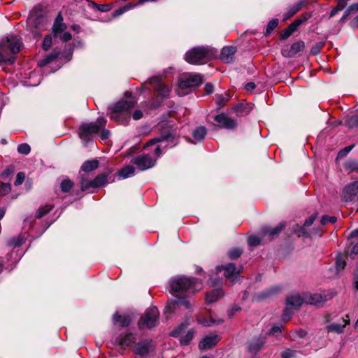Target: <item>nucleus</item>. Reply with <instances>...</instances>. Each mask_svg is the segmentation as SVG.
<instances>
[{
    "label": "nucleus",
    "instance_id": "f704fd0d",
    "mask_svg": "<svg viewBox=\"0 0 358 358\" xmlns=\"http://www.w3.org/2000/svg\"><path fill=\"white\" fill-rule=\"evenodd\" d=\"M189 324V323L188 322V321H185V322L182 323L180 326H178L176 329H175L173 331H172L170 335L173 337L179 336Z\"/></svg>",
    "mask_w": 358,
    "mask_h": 358
},
{
    "label": "nucleus",
    "instance_id": "7ed1b4c3",
    "mask_svg": "<svg viewBox=\"0 0 358 358\" xmlns=\"http://www.w3.org/2000/svg\"><path fill=\"white\" fill-rule=\"evenodd\" d=\"M106 124V120L99 117L96 122L82 124L78 129V135L85 145H94L93 135L97 134Z\"/></svg>",
    "mask_w": 358,
    "mask_h": 358
},
{
    "label": "nucleus",
    "instance_id": "de8ad7c7",
    "mask_svg": "<svg viewBox=\"0 0 358 358\" xmlns=\"http://www.w3.org/2000/svg\"><path fill=\"white\" fill-rule=\"evenodd\" d=\"M243 252V250L240 248H233L229 252V256L231 259L238 258Z\"/></svg>",
    "mask_w": 358,
    "mask_h": 358
},
{
    "label": "nucleus",
    "instance_id": "4468645a",
    "mask_svg": "<svg viewBox=\"0 0 358 358\" xmlns=\"http://www.w3.org/2000/svg\"><path fill=\"white\" fill-rule=\"evenodd\" d=\"M304 43L299 41L293 43L289 48L282 50V55L287 57H292L304 50Z\"/></svg>",
    "mask_w": 358,
    "mask_h": 358
},
{
    "label": "nucleus",
    "instance_id": "7c9ffc66",
    "mask_svg": "<svg viewBox=\"0 0 358 358\" xmlns=\"http://www.w3.org/2000/svg\"><path fill=\"white\" fill-rule=\"evenodd\" d=\"M198 322L204 327H210L213 325H218L223 322L222 319H214L213 317L210 320L207 319H198Z\"/></svg>",
    "mask_w": 358,
    "mask_h": 358
},
{
    "label": "nucleus",
    "instance_id": "473e14b6",
    "mask_svg": "<svg viewBox=\"0 0 358 358\" xmlns=\"http://www.w3.org/2000/svg\"><path fill=\"white\" fill-rule=\"evenodd\" d=\"M280 288L279 287H274L268 289L266 291L262 292L260 294H258L259 299H264L266 297H269L274 294L280 291Z\"/></svg>",
    "mask_w": 358,
    "mask_h": 358
},
{
    "label": "nucleus",
    "instance_id": "393cba45",
    "mask_svg": "<svg viewBox=\"0 0 358 358\" xmlns=\"http://www.w3.org/2000/svg\"><path fill=\"white\" fill-rule=\"evenodd\" d=\"M251 110V108L249 107L248 104L246 103H240L233 107V111L237 115H246Z\"/></svg>",
    "mask_w": 358,
    "mask_h": 358
},
{
    "label": "nucleus",
    "instance_id": "1a4fd4ad",
    "mask_svg": "<svg viewBox=\"0 0 358 358\" xmlns=\"http://www.w3.org/2000/svg\"><path fill=\"white\" fill-rule=\"evenodd\" d=\"M217 271L220 272L221 271H224V276L227 279H231V282L235 283L236 280L238 278V275L241 273V269H237L235 264L233 263H229L224 266H220L217 267Z\"/></svg>",
    "mask_w": 358,
    "mask_h": 358
},
{
    "label": "nucleus",
    "instance_id": "79ce46f5",
    "mask_svg": "<svg viewBox=\"0 0 358 358\" xmlns=\"http://www.w3.org/2000/svg\"><path fill=\"white\" fill-rule=\"evenodd\" d=\"M66 29V25L64 23L54 24L52 27V31L55 36L58 34L63 32Z\"/></svg>",
    "mask_w": 358,
    "mask_h": 358
},
{
    "label": "nucleus",
    "instance_id": "ea45409f",
    "mask_svg": "<svg viewBox=\"0 0 358 358\" xmlns=\"http://www.w3.org/2000/svg\"><path fill=\"white\" fill-rule=\"evenodd\" d=\"M293 233L297 234L299 236H308V233L304 229L302 226L296 224L292 230Z\"/></svg>",
    "mask_w": 358,
    "mask_h": 358
},
{
    "label": "nucleus",
    "instance_id": "5fc2aeb1",
    "mask_svg": "<svg viewBox=\"0 0 358 358\" xmlns=\"http://www.w3.org/2000/svg\"><path fill=\"white\" fill-rule=\"evenodd\" d=\"M354 145H349L341 150L337 155V157H345L353 148Z\"/></svg>",
    "mask_w": 358,
    "mask_h": 358
},
{
    "label": "nucleus",
    "instance_id": "0eeeda50",
    "mask_svg": "<svg viewBox=\"0 0 358 358\" xmlns=\"http://www.w3.org/2000/svg\"><path fill=\"white\" fill-rule=\"evenodd\" d=\"M134 106V101H122L117 102L113 107L110 115V117L116 121H121L127 115L129 110Z\"/></svg>",
    "mask_w": 358,
    "mask_h": 358
},
{
    "label": "nucleus",
    "instance_id": "c85d7f7f",
    "mask_svg": "<svg viewBox=\"0 0 358 358\" xmlns=\"http://www.w3.org/2000/svg\"><path fill=\"white\" fill-rule=\"evenodd\" d=\"M229 117L225 114V113H221L219 115H217L215 117V120L217 122L218 125L226 129L227 127L228 126V122L229 120Z\"/></svg>",
    "mask_w": 358,
    "mask_h": 358
},
{
    "label": "nucleus",
    "instance_id": "052dcab7",
    "mask_svg": "<svg viewBox=\"0 0 358 358\" xmlns=\"http://www.w3.org/2000/svg\"><path fill=\"white\" fill-rule=\"evenodd\" d=\"M317 218V214H313L310 217H308L307 220H306L303 225L305 227H310L311 226L314 221L315 220V219Z\"/></svg>",
    "mask_w": 358,
    "mask_h": 358
},
{
    "label": "nucleus",
    "instance_id": "ddd939ff",
    "mask_svg": "<svg viewBox=\"0 0 358 358\" xmlns=\"http://www.w3.org/2000/svg\"><path fill=\"white\" fill-rule=\"evenodd\" d=\"M131 163L141 171H145L155 166V158H132Z\"/></svg>",
    "mask_w": 358,
    "mask_h": 358
},
{
    "label": "nucleus",
    "instance_id": "412c9836",
    "mask_svg": "<svg viewBox=\"0 0 358 358\" xmlns=\"http://www.w3.org/2000/svg\"><path fill=\"white\" fill-rule=\"evenodd\" d=\"M284 227V223H280L278 226H276L274 228L265 227L262 228V234L263 236L268 235L271 238H273L275 236L278 235L281 232Z\"/></svg>",
    "mask_w": 358,
    "mask_h": 358
},
{
    "label": "nucleus",
    "instance_id": "5701e85b",
    "mask_svg": "<svg viewBox=\"0 0 358 358\" xmlns=\"http://www.w3.org/2000/svg\"><path fill=\"white\" fill-rule=\"evenodd\" d=\"M265 343L263 338H257L253 339L249 344L248 350L252 353H257L259 351Z\"/></svg>",
    "mask_w": 358,
    "mask_h": 358
},
{
    "label": "nucleus",
    "instance_id": "338daca9",
    "mask_svg": "<svg viewBox=\"0 0 358 358\" xmlns=\"http://www.w3.org/2000/svg\"><path fill=\"white\" fill-rule=\"evenodd\" d=\"M204 90L207 94H212L213 92V85L211 83L206 84Z\"/></svg>",
    "mask_w": 358,
    "mask_h": 358
},
{
    "label": "nucleus",
    "instance_id": "58836bf2",
    "mask_svg": "<svg viewBox=\"0 0 358 358\" xmlns=\"http://www.w3.org/2000/svg\"><path fill=\"white\" fill-rule=\"evenodd\" d=\"M158 94L162 97H166L169 96L170 90L169 87L164 84H159L157 86Z\"/></svg>",
    "mask_w": 358,
    "mask_h": 358
},
{
    "label": "nucleus",
    "instance_id": "a19ab883",
    "mask_svg": "<svg viewBox=\"0 0 358 358\" xmlns=\"http://www.w3.org/2000/svg\"><path fill=\"white\" fill-rule=\"evenodd\" d=\"M11 190V186L9 183L0 182V196L8 194Z\"/></svg>",
    "mask_w": 358,
    "mask_h": 358
},
{
    "label": "nucleus",
    "instance_id": "dca6fc26",
    "mask_svg": "<svg viewBox=\"0 0 358 358\" xmlns=\"http://www.w3.org/2000/svg\"><path fill=\"white\" fill-rule=\"evenodd\" d=\"M343 194L346 201L352 200L358 194V181H354L346 185Z\"/></svg>",
    "mask_w": 358,
    "mask_h": 358
},
{
    "label": "nucleus",
    "instance_id": "9d476101",
    "mask_svg": "<svg viewBox=\"0 0 358 358\" xmlns=\"http://www.w3.org/2000/svg\"><path fill=\"white\" fill-rule=\"evenodd\" d=\"M332 296L324 294H305V303L310 305L319 306L324 303L328 299H331Z\"/></svg>",
    "mask_w": 358,
    "mask_h": 358
},
{
    "label": "nucleus",
    "instance_id": "3c124183",
    "mask_svg": "<svg viewBox=\"0 0 358 358\" xmlns=\"http://www.w3.org/2000/svg\"><path fill=\"white\" fill-rule=\"evenodd\" d=\"M336 220H337V219L334 216L330 217L328 215H324V216H322V217L320 220V222H321V224L324 225L328 222L335 223L336 222Z\"/></svg>",
    "mask_w": 358,
    "mask_h": 358
},
{
    "label": "nucleus",
    "instance_id": "864d4df0",
    "mask_svg": "<svg viewBox=\"0 0 358 358\" xmlns=\"http://www.w3.org/2000/svg\"><path fill=\"white\" fill-rule=\"evenodd\" d=\"M295 354V351L290 349H286L282 352L281 357L282 358H294L296 357Z\"/></svg>",
    "mask_w": 358,
    "mask_h": 358
},
{
    "label": "nucleus",
    "instance_id": "e2e57ef3",
    "mask_svg": "<svg viewBox=\"0 0 358 358\" xmlns=\"http://www.w3.org/2000/svg\"><path fill=\"white\" fill-rule=\"evenodd\" d=\"M59 38L62 41L66 42L71 39L72 36H71V33L66 31V32H64L62 34H61Z\"/></svg>",
    "mask_w": 358,
    "mask_h": 358
},
{
    "label": "nucleus",
    "instance_id": "09e8293b",
    "mask_svg": "<svg viewBox=\"0 0 358 358\" xmlns=\"http://www.w3.org/2000/svg\"><path fill=\"white\" fill-rule=\"evenodd\" d=\"M248 245L250 246H257L261 243V239L256 236H251L248 241Z\"/></svg>",
    "mask_w": 358,
    "mask_h": 358
},
{
    "label": "nucleus",
    "instance_id": "a18cd8bd",
    "mask_svg": "<svg viewBox=\"0 0 358 358\" xmlns=\"http://www.w3.org/2000/svg\"><path fill=\"white\" fill-rule=\"evenodd\" d=\"M278 24V19L271 20L267 24L266 34V35L270 34L271 33V31L277 27Z\"/></svg>",
    "mask_w": 358,
    "mask_h": 358
},
{
    "label": "nucleus",
    "instance_id": "c03bdc74",
    "mask_svg": "<svg viewBox=\"0 0 358 358\" xmlns=\"http://www.w3.org/2000/svg\"><path fill=\"white\" fill-rule=\"evenodd\" d=\"M43 20L42 17H39L37 16H31L28 18V23L31 26H34L36 28H38L39 24Z\"/></svg>",
    "mask_w": 358,
    "mask_h": 358
},
{
    "label": "nucleus",
    "instance_id": "4c0bfd02",
    "mask_svg": "<svg viewBox=\"0 0 358 358\" xmlns=\"http://www.w3.org/2000/svg\"><path fill=\"white\" fill-rule=\"evenodd\" d=\"M80 188L82 191H86L90 188H94L93 180L90 181L82 177L80 180Z\"/></svg>",
    "mask_w": 358,
    "mask_h": 358
},
{
    "label": "nucleus",
    "instance_id": "f03ea898",
    "mask_svg": "<svg viewBox=\"0 0 358 358\" xmlns=\"http://www.w3.org/2000/svg\"><path fill=\"white\" fill-rule=\"evenodd\" d=\"M21 41L19 36L10 35L0 43V64H13L15 61V54L20 50Z\"/></svg>",
    "mask_w": 358,
    "mask_h": 358
},
{
    "label": "nucleus",
    "instance_id": "6ab92c4d",
    "mask_svg": "<svg viewBox=\"0 0 358 358\" xmlns=\"http://www.w3.org/2000/svg\"><path fill=\"white\" fill-rule=\"evenodd\" d=\"M307 4L306 0H301L288 8V10L284 14V20H287L297 12H299L303 6Z\"/></svg>",
    "mask_w": 358,
    "mask_h": 358
},
{
    "label": "nucleus",
    "instance_id": "69168bd1",
    "mask_svg": "<svg viewBox=\"0 0 358 358\" xmlns=\"http://www.w3.org/2000/svg\"><path fill=\"white\" fill-rule=\"evenodd\" d=\"M110 131L107 129H103L101 132L100 138L102 141L107 140L109 138Z\"/></svg>",
    "mask_w": 358,
    "mask_h": 358
},
{
    "label": "nucleus",
    "instance_id": "20e7f679",
    "mask_svg": "<svg viewBox=\"0 0 358 358\" xmlns=\"http://www.w3.org/2000/svg\"><path fill=\"white\" fill-rule=\"evenodd\" d=\"M212 57L211 52L204 47H196L187 51L185 55V59L191 64H203L207 63Z\"/></svg>",
    "mask_w": 358,
    "mask_h": 358
},
{
    "label": "nucleus",
    "instance_id": "423d86ee",
    "mask_svg": "<svg viewBox=\"0 0 358 358\" xmlns=\"http://www.w3.org/2000/svg\"><path fill=\"white\" fill-rule=\"evenodd\" d=\"M159 313L157 308L155 306L150 307L146 310L144 315L141 317L138 321V327L140 329L145 327L151 329L155 327L158 324Z\"/></svg>",
    "mask_w": 358,
    "mask_h": 358
},
{
    "label": "nucleus",
    "instance_id": "8fccbe9b",
    "mask_svg": "<svg viewBox=\"0 0 358 358\" xmlns=\"http://www.w3.org/2000/svg\"><path fill=\"white\" fill-rule=\"evenodd\" d=\"M52 45V38L50 36H45L43 41V48L45 50H48L50 48Z\"/></svg>",
    "mask_w": 358,
    "mask_h": 358
},
{
    "label": "nucleus",
    "instance_id": "603ef678",
    "mask_svg": "<svg viewBox=\"0 0 358 358\" xmlns=\"http://www.w3.org/2000/svg\"><path fill=\"white\" fill-rule=\"evenodd\" d=\"M57 56H58V54L56 52H52V53L48 55V56H46V57L43 61H41V64L45 65V64L52 62L55 59H56L57 57Z\"/></svg>",
    "mask_w": 358,
    "mask_h": 358
},
{
    "label": "nucleus",
    "instance_id": "4d7b16f0",
    "mask_svg": "<svg viewBox=\"0 0 358 358\" xmlns=\"http://www.w3.org/2000/svg\"><path fill=\"white\" fill-rule=\"evenodd\" d=\"M24 178H25V174L23 172H19L17 174L16 180L14 182L15 185L17 186V185H21L24 182Z\"/></svg>",
    "mask_w": 358,
    "mask_h": 358
},
{
    "label": "nucleus",
    "instance_id": "e433bc0d",
    "mask_svg": "<svg viewBox=\"0 0 358 358\" xmlns=\"http://www.w3.org/2000/svg\"><path fill=\"white\" fill-rule=\"evenodd\" d=\"M53 206L52 205H46L43 207H41L38 209L36 213V218H41L45 215H46L48 212H50L52 209Z\"/></svg>",
    "mask_w": 358,
    "mask_h": 358
},
{
    "label": "nucleus",
    "instance_id": "f8f14e48",
    "mask_svg": "<svg viewBox=\"0 0 358 358\" xmlns=\"http://www.w3.org/2000/svg\"><path fill=\"white\" fill-rule=\"evenodd\" d=\"M342 322H334L327 327L328 332H334L338 334H343L345 327L350 324V317L348 315L341 318Z\"/></svg>",
    "mask_w": 358,
    "mask_h": 358
},
{
    "label": "nucleus",
    "instance_id": "9b49d317",
    "mask_svg": "<svg viewBox=\"0 0 358 358\" xmlns=\"http://www.w3.org/2000/svg\"><path fill=\"white\" fill-rule=\"evenodd\" d=\"M152 344L150 340H144L138 342L134 348V352L136 355L145 357L148 355L152 350Z\"/></svg>",
    "mask_w": 358,
    "mask_h": 358
},
{
    "label": "nucleus",
    "instance_id": "c9c22d12",
    "mask_svg": "<svg viewBox=\"0 0 358 358\" xmlns=\"http://www.w3.org/2000/svg\"><path fill=\"white\" fill-rule=\"evenodd\" d=\"M73 186V182L69 179H64L60 184L61 190L63 192H69Z\"/></svg>",
    "mask_w": 358,
    "mask_h": 358
},
{
    "label": "nucleus",
    "instance_id": "680f3d73",
    "mask_svg": "<svg viewBox=\"0 0 358 358\" xmlns=\"http://www.w3.org/2000/svg\"><path fill=\"white\" fill-rule=\"evenodd\" d=\"M294 30L290 29V27L289 26L287 29H285L282 33V38L283 39H286L289 37L293 33Z\"/></svg>",
    "mask_w": 358,
    "mask_h": 358
},
{
    "label": "nucleus",
    "instance_id": "f3484780",
    "mask_svg": "<svg viewBox=\"0 0 358 358\" xmlns=\"http://www.w3.org/2000/svg\"><path fill=\"white\" fill-rule=\"evenodd\" d=\"M220 341V338L217 335L213 336L205 337L199 344L200 350H208L215 346Z\"/></svg>",
    "mask_w": 358,
    "mask_h": 358
},
{
    "label": "nucleus",
    "instance_id": "49530a36",
    "mask_svg": "<svg viewBox=\"0 0 358 358\" xmlns=\"http://www.w3.org/2000/svg\"><path fill=\"white\" fill-rule=\"evenodd\" d=\"M346 265L345 259L343 258L341 255H338L336 258V266L337 271H340L344 269Z\"/></svg>",
    "mask_w": 358,
    "mask_h": 358
},
{
    "label": "nucleus",
    "instance_id": "a878e982",
    "mask_svg": "<svg viewBox=\"0 0 358 358\" xmlns=\"http://www.w3.org/2000/svg\"><path fill=\"white\" fill-rule=\"evenodd\" d=\"M206 134V128L203 126H199L192 131V136L195 141H201L205 138Z\"/></svg>",
    "mask_w": 358,
    "mask_h": 358
},
{
    "label": "nucleus",
    "instance_id": "bb28decb",
    "mask_svg": "<svg viewBox=\"0 0 358 358\" xmlns=\"http://www.w3.org/2000/svg\"><path fill=\"white\" fill-rule=\"evenodd\" d=\"M215 102L218 109H221L224 106L226 103L229 100L230 95L229 93L217 94L215 96Z\"/></svg>",
    "mask_w": 358,
    "mask_h": 358
},
{
    "label": "nucleus",
    "instance_id": "2eb2a0df",
    "mask_svg": "<svg viewBox=\"0 0 358 358\" xmlns=\"http://www.w3.org/2000/svg\"><path fill=\"white\" fill-rule=\"evenodd\" d=\"M236 52V48L234 46H226L222 49L220 59L227 64L234 61V55Z\"/></svg>",
    "mask_w": 358,
    "mask_h": 358
},
{
    "label": "nucleus",
    "instance_id": "0e129e2a",
    "mask_svg": "<svg viewBox=\"0 0 358 358\" xmlns=\"http://www.w3.org/2000/svg\"><path fill=\"white\" fill-rule=\"evenodd\" d=\"M131 322L130 317L129 316H124L122 317L120 323L122 327H127Z\"/></svg>",
    "mask_w": 358,
    "mask_h": 358
},
{
    "label": "nucleus",
    "instance_id": "aec40b11",
    "mask_svg": "<svg viewBox=\"0 0 358 358\" xmlns=\"http://www.w3.org/2000/svg\"><path fill=\"white\" fill-rule=\"evenodd\" d=\"M136 334L127 333L125 335H120L118 338L119 343L124 347L132 345L136 341Z\"/></svg>",
    "mask_w": 358,
    "mask_h": 358
},
{
    "label": "nucleus",
    "instance_id": "f257e3e1",
    "mask_svg": "<svg viewBox=\"0 0 358 358\" xmlns=\"http://www.w3.org/2000/svg\"><path fill=\"white\" fill-rule=\"evenodd\" d=\"M201 288V284L195 278L183 275L171 278L169 280V292L176 299L167 301L166 311L172 313L179 306H182L186 309L191 308L192 303L188 295L199 291Z\"/></svg>",
    "mask_w": 358,
    "mask_h": 358
},
{
    "label": "nucleus",
    "instance_id": "13d9d810",
    "mask_svg": "<svg viewBox=\"0 0 358 358\" xmlns=\"http://www.w3.org/2000/svg\"><path fill=\"white\" fill-rule=\"evenodd\" d=\"M227 125L228 126L227 127L226 129L234 130L237 128L238 124L236 122V120L230 117Z\"/></svg>",
    "mask_w": 358,
    "mask_h": 358
},
{
    "label": "nucleus",
    "instance_id": "b1692460",
    "mask_svg": "<svg viewBox=\"0 0 358 358\" xmlns=\"http://www.w3.org/2000/svg\"><path fill=\"white\" fill-rule=\"evenodd\" d=\"M224 295V292L221 289H213L206 294V301L211 303L216 301L220 297Z\"/></svg>",
    "mask_w": 358,
    "mask_h": 358
},
{
    "label": "nucleus",
    "instance_id": "39448f33",
    "mask_svg": "<svg viewBox=\"0 0 358 358\" xmlns=\"http://www.w3.org/2000/svg\"><path fill=\"white\" fill-rule=\"evenodd\" d=\"M171 137V135L167 134L151 139L143 147V150H148V152L147 153L143 152L138 157H149L152 154L159 156L162 154V148L166 146V145H163V144L169 141Z\"/></svg>",
    "mask_w": 358,
    "mask_h": 358
},
{
    "label": "nucleus",
    "instance_id": "6e6d98bb",
    "mask_svg": "<svg viewBox=\"0 0 358 358\" xmlns=\"http://www.w3.org/2000/svg\"><path fill=\"white\" fill-rule=\"evenodd\" d=\"M303 23V20L301 17L295 20L293 22H292L289 26L290 27V29L296 31L299 27Z\"/></svg>",
    "mask_w": 358,
    "mask_h": 358
},
{
    "label": "nucleus",
    "instance_id": "37998d69",
    "mask_svg": "<svg viewBox=\"0 0 358 358\" xmlns=\"http://www.w3.org/2000/svg\"><path fill=\"white\" fill-rule=\"evenodd\" d=\"M31 148L27 143H22L17 147V152L24 155H27L30 152Z\"/></svg>",
    "mask_w": 358,
    "mask_h": 358
},
{
    "label": "nucleus",
    "instance_id": "bf43d9fd",
    "mask_svg": "<svg viewBox=\"0 0 358 358\" xmlns=\"http://www.w3.org/2000/svg\"><path fill=\"white\" fill-rule=\"evenodd\" d=\"M292 315V311L290 310V308L289 307L286 308L282 314V320L284 321L289 320Z\"/></svg>",
    "mask_w": 358,
    "mask_h": 358
},
{
    "label": "nucleus",
    "instance_id": "cd10ccee",
    "mask_svg": "<svg viewBox=\"0 0 358 358\" xmlns=\"http://www.w3.org/2000/svg\"><path fill=\"white\" fill-rule=\"evenodd\" d=\"M108 174L101 173L98 175L94 180V188H97L105 185L108 182Z\"/></svg>",
    "mask_w": 358,
    "mask_h": 358
},
{
    "label": "nucleus",
    "instance_id": "774afa93",
    "mask_svg": "<svg viewBox=\"0 0 358 358\" xmlns=\"http://www.w3.org/2000/svg\"><path fill=\"white\" fill-rule=\"evenodd\" d=\"M354 288L358 290V266L355 275Z\"/></svg>",
    "mask_w": 358,
    "mask_h": 358
},
{
    "label": "nucleus",
    "instance_id": "a211bd4d",
    "mask_svg": "<svg viewBox=\"0 0 358 358\" xmlns=\"http://www.w3.org/2000/svg\"><path fill=\"white\" fill-rule=\"evenodd\" d=\"M287 306L299 308L305 303V294L301 297L299 294H292L286 298Z\"/></svg>",
    "mask_w": 358,
    "mask_h": 358
},
{
    "label": "nucleus",
    "instance_id": "c756f323",
    "mask_svg": "<svg viewBox=\"0 0 358 358\" xmlns=\"http://www.w3.org/2000/svg\"><path fill=\"white\" fill-rule=\"evenodd\" d=\"M99 166V162L96 159L87 160L81 166L82 171L85 172H90L96 169Z\"/></svg>",
    "mask_w": 358,
    "mask_h": 358
},
{
    "label": "nucleus",
    "instance_id": "72a5a7b5",
    "mask_svg": "<svg viewBox=\"0 0 358 358\" xmlns=\"http://www.w3.org/2000/svg\"><path fill=\"white\" fill-rule=\"evenodd\" d=\"M194 332L193 329L189 330L185 336H182L180 342L182 345H188L191 341L193 339Z\"/></svg>",
    "mask_w": 358,
    "mask_h": 358
},
{
    "label": "nucleus",
    "instance_id": "6e6552de",
    "mask_svg": "<svg viewBox=\"0 0 358 358\" xmlns=\"http://www.w3.org/2000/svg\"><path fill=\"white\" fill-rule=\"evenodd\" d=\"M202 82V77L200 74L193 73L185 76L181 79L179 83L180 89H187L199 85Z\"/></svg>",
    "mask_w": 358,
    "mask_h": 358
},
{
    "label": "nucleus",
    "instance_id": "4be33fe9",
    "mask_svg": "<svg viewBox=\"0 0 358 358\" xmlns=\"http://www.w3.org/2000/svg\"><path fill=\"white\" fill-rule=\"evenodd\" d=\"M134 173L135 169L132 166L127 165L118 171L117 173V176L118 177L119 180H123L133 176Z\"/></svg>",
    "mask_w": 358,
    "mask_h": 358
},
{
    "label": "nucleus",
    "instance_id": "2f4dec72",
    "mask_svg": "<svg viewBox=\"0 0 358 358\" xmlns=\"http://www.w3.org/2000/svg\"><path fill=\"white\" fill-rule=\"evenodd\" d=\"M24 243V238L22 235H18L17 236L13 237L10 238L7 244L10 247H19L22 245Z\"/></svg>",
    "mask_w": 358,
    "mask_h": 358
}]
</instances>
